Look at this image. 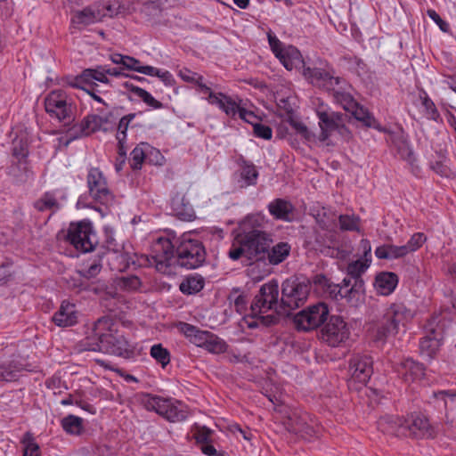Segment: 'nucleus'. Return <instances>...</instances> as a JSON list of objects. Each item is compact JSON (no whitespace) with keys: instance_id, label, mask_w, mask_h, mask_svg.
Segmentation results:
<instances>
[{"instance_id":"cd10ccee","label":"nucleus","mask_w":456,"mask_h":456,"mask_svg":"<svg viewBox=\"0 0 456 456\" xmlns=\"http://www.w3.org/2000/svg\"><path fill=\"white\" fill-rule=\"evenodd\" d=\"M77 314L75 304L63 301L52 320L59 327H69L77 322Z\"/></svg>"},{"instance_id":"2eb2a0df","label":"nucleus","mask_w":456,"mask_h":456,"mask_svg":"<svg viewBox=\"0 0 456 456\" xmlns=\"http://www.w3.org/2000/svg\"><path fill=\"white\" fill-rule=\"evenodd\" d=\"M279 292V283L277 280L273 279L263 284L251 303V312L263 314L270 310H274L277 313H282Z\"/></svg>"},{"instance_id":"a211bd4d","label":"nucleus","mask_w":456,"mask_h":456,"mask_svg":"<svg viewBox=\"0 0 456 456\" xmlns=\"http://www.w3.org/2000/svg\"><path fill=\"white\" fill-rule=\"evenodd\" d=\"M303 75L314 86L322 87L328 91H334L335 86L342 81L341 77L334 76L333 69L305 67L304 65Z\"/></svg>"},{"instance_id":"0eeeda50","label":"nucleus","mask_w":456,"mask_h":456,"mask_svg":"<svg viewBox=\"0 0 456 456\" xmlns=\"http://www.w3.org/2000/svg\"><path fill=\"white\" fill-rule=\"evenodd\" d=\"M413 318L411 311L403 303H394L383 314L368 324V336L377 346H384L391 337L398 334Z\"/></svg>"},{"instance_id":"bf43d9fd","label":"nucleus","mask_w":456,"mask_h":456,"mask_svg":"<svg viewBox=\"0 0 456 456\" xmlns=\"http://www.w3.org/2000/svg\"><path fill=\"white\" fill-rule=\"evenodd\" d=\"M353 117L362 122L366 127L374 126V116L365 108L358 104V107L352 111Z\"/></svg>"},{"instance_id":"338daca9","label":"nucleus","mask_w":456,"mask_h":456,"mask_svg":"<svg viewBox=\"0 0 456 456\" xmlns=\"http://www.w3.org/2000/svg\"><path fill=\"white\" fill-rule=\"evenodd\" d=\"M253 134L256 137L261 138L264 140H271L273 137V130L267 126L264 125L261 122H257L253 124Z\"/></svg>"},{"instance_id":"8fccbe9b","label":"nucleus","mask_w":456,"mask_h":456,"mask_svg":"<svg viewBox=\"0 0 456 456\" xmlns=\"http://www.w3.org/2000/svg\"><path fill=\"white\" fill-rule=\"evenodd\" d=\"M339 228L342 231L360 232L361 219L358 216L352 215H340L338 216Z\"/></svg>"},{"instance_id":"6ab92c4d","label":"nucleus","mask_w":456,"mask_h":456,"mask_svg":"<svg viewBox=\"0 0 456 456\" xmlns=\"http://www.w3.org/2000/svg\"><path fill=\"white\" fill-rule=\"evenodd\" d=\"M373 361L370 355L354 354L349 360V371L352 379L366 385L373 373Z\"/></svg>"},{"instance_id":"a19ab883","label":"nucleus","mask_w":456,"mask_h":456,"mask_svg":"<svg viewBox=\"0 0 456 456\" xmlns=\"http://www.w3.org/2000/svg\"><path fill=\"white\" fill-rule=\"evenodd\" d=\"M106 66H97L94 69H86L82 71L77 80L80 83H94L92 80H96L103 84H109L110 79L107 77Z\"/></svg>"},{"instance_id":"2f4dec72","label":"nucleus","mask_w":456,"mask_h":456,"mask_svg":"<svg viewBox=\"0 0 456 456\" xmlns=\"http://www.w3.org/2000/svg\"><path fill=\"white\" fill-rule=\"evenodd\" d=\"M290 251L291 246L288 242L280 241L272 247L270 244L265 253V260L271 265H278L287 259Z\"/></svg>"},{"instance_id":"4468645a","label":"nucleus","mask_w":456,"mask_h":456,"mask_svg":"<svg viewBox=\"0 0 456 456\" xmlns=\"http://www.w3.org/2000/svg\"><path fill=\"white\" fill-rule=\"evenodd\" d=\"M310 292V282L297 278L286 279L281 284V312L298 308L306 300Z\"/></svg>"},{"instance_id":"6e6552de","label":"nucleus","mask_w":456,"mask_h":456,"mask_svg":"<svg viewBox=\"0 0 456 456\" xmlns=\"http://www.w3.org/2000/svg\"><path fill=\"white\" fill-rule=\"evenodd\" d=\"M315 112L321 129L320 141L326 142L334 132H337L346 142L352 139V132L346 126L350 120L347 114L334 111L322 104L317 107Z\"/></svg>"},{"instance_id":"09e8293b","label":"nucleus","mask_w":456,"mask_h":456,"mask_svg":"<svg viewBox=\"0 0 456 456\" xmlns=\"http://www.w3.org/2000/svg\"><path fill=\"white\" fill-rule=\"evenodd\" d=\"M333 97L335 102L347 112L352 113V111L358 107L359 103L349 93L334 90Z\"/></svg>"},{"instance_id":"aec40b11","label":"nucleus","mask_w":456,"mask_h":456,"mask_svg":"<svg viewBox=\"0 0 456 456\" xmlns=\"http://www.w3.org/2000/svg\"><path fill=\"white\" fill-rule=\"evenodd\" d=\"M102 126V116L97 114H88L81 120L79 124L72 126L68 130L69 138L64 142V146L68 145L73 140L88 136L97 131H100Z\"/></svg>"},{"instance_id":"7ed1b4c3","label":"nucleus","mask_w":456,"mask_h":456,"mask_svg":"<svg viewBox=\"0 0 456 456\" xmlns=\"http://www.w3.org/2000/svg\"><path fill=\"white\" fill-rule=\"evenodd\" d=\"M113 321L109 316H102L94 322V333L97 341L84 343L85 350L98 351L133 360L137 355L135 346L129 343L126 337L118 330L113 329Z\"/></svg>"},{"instance_id":"9d476101","label":"nucleus","mask_w":456,"mask_h":456,"mask_svg":"<svg viewBox=\"0 0 456 456\" xmlns=\"http://www.w3.org/2000/svg\"><path fill=\"white\" fill-rule=\"evenodd\" d=\"M142 403L147 411L157 412L169 422L183 421L189 416L187 405L173 398L148 394L142 399Z\"/></svg>"},{"instance_id":"5fc2aeb1","label":"nucleus","mask_w":456,"mask_h":456,"mask_svg":"<svg viewBox=\"0 0 456 456\" xmlns=\"http://www.w3.org/2000/svg\"><path fill=\"white\" fill-rule=\"evenodd\" d=\"M104 254H105L104 251L98 252L97 253L98 259H95L92 263L88 264L87 268L84 269L82 271H79L78 274L81 277H84L87 280L97 276L102 270L101 259Z\"/></svg>"},{"instance_id":"774afa93","label":"nucleus","mask_w":456,"mask_h":456,"mask_svg":"<svg viewBox=\"0 0 456 456\" xmlns=\"http://www.w3.org/2000/svg\"><path fill=\"white\" fill-rule=\"evenodd\" d=\"M223 111L230 118L240 116L242 107L232 96H228Z\"/></svg>"},{"instance_id":"9b49d317","label":"nucleus","mask_w":456,"mask_h":456,"mask_svg":"<svg viewBox=\"0 0 456 456\" xmlns=\"http://www.w3.org/2000/svg\"><path fill=\"white\" fill-rule=\"evenodd\" d=\"M287 428L290 433L308 442L318 439L322 431L318 419L304 411H293L289 417Z\"/></svg>"},{"instance_id":"680f3d73","label":"nucleus","mask_w":456,"mask_h":456,"mask_svg":"<svg viewBox=\"0 0 456 456\" xmlns=\"http://www.w3.org/2000/svg\"><path fill=\"white\" fill-rule=\"evenodd\" d=\"M82 278L83 277H81L80 275L79 278H71L69 281V287L72 289H77L79 291H92L94 294H98L103 289V288L99 289L95 287L93 283L88 284Z\"/></svg>"},{"instance_id":"bb28decb","label":"nucleus","mask_w":456,"mask_h":456,"mask_svg":"<svg viewBox=\"0 0 456 456\" xmlns=\"http://www.w3.org/2000/svg\"><path fill=\"white\" fill-rule=\"evenodd\" d=\"M388 135L392 145L396 149L400 157L403 159H409L413 152L411 148L409 135L403 126H399L396 130L389 131Z\"/></svg>"},{"instance_id":"f3484780","label":"nucleus","mask_w":456,"mask_h":456,"mask_svg":"<svg viewBox=\"0 0 456 456\" xmlns=\"http://www.w3.org/2000/svg\"><path fill=\"white\" fill-rule=\"evenodd\" d=\"M89 195L95 202L104 206L114 202V194L110 190L108 182L99 167H91L86 175Z\"/></svg>"},{"instance_id":"393cba45","label":"nucleus","mask_w":456,"mask_h":456,"mask_svg":"<svg viewBox=\"0 0 456 456\" xmlns=\"http://www.w3.org/2000/svg\"><path fill=\"white\" fill-rule=\"evenodd\" d=\"M104 237L102 248L109 254L112 253L116 259L120 260L118 266L111 268L118 271L124 270L127 266V255L122 252L123 245L117 242L113 229L108 226L104 227Z\"/></svg>"},{"instance_id":"e2e57ef3","label":"nucleus","mask_w":456,"mask_h":456,"mask_svg":"<svg viewBox=\"0 0 456 456\" xmlns=\"http://www.w3.org/2000/svg\"><path fill=\"white\" fill-rule=\"evenodd\" d=\"M427 241V236L423 232L414 233L404 245L409 253L415 252Z\"/></svg>"},{"instance_id":"f03ea898","label":"nucleus","mask_w":456,"mask_h":456,"mask_svg":"<svg viewBox=\"0 0 456 456\" xmlns=\"http://www.w3.org/2000/svg\"><path fill=\"white\" fill-rule=\"evenodd\" d=\"M377 425L382 433L400 438L423 439L436 436L435 428L421 411H411L405 416L386 415L379 418Z\"/></svg>"},{"instance_id":"6e6d98bb","label":"nucleus","mask_w":456,"mask_h":456,"mask_svg":"<svg viewBox=\"0 0 456 456\" xmlns=\"http://www.w3.org/2000/svg\"><path fill=\"white\" fill-rule=\"evenodd\" d=\"M364 295V281L362 278L354 279L351 288L345 291L343 298H346L347 301H352L354 298L359 300L360 296Z\"/></svg>"},{"instance_id":"79ce46f5","label":"nucleus","mask_w":456,"mask_h":456,"mask_svg":"<svg viewBox=\"0 0 456 456\" xmlns=\"http://www.w3.org/2000/svg\"><path fill=\"white\" fill-rule=\"evenodd\" d=\"M23 370V364L16 360L10 361L8 363L0 364V382H12L17 380L19 373Z\"/></svg>"},{"instance_id":"13d9d810","label":"nucleus","mask_w":456,"mask_h":456,"mask_svg":"<svg viewBox=\"0 0 456 456\" xmlns=\"http://www.w3.org/2000/svg\"><path fill=\"white\" fill-rule=\"evenodd\" d=\"M287 122L295 130V132L306 141H312L314 138L313 133L308 127L301 121L295 119L292 116H289Z\"/></svg>"},{"instance_id":"de8ad7c7","label":"nucleus","mask_w":456,"mask_h":456,"mask_svg":"<svg viewBox=\"0 0 456 456\" xmlns=\"http://www.w3.org/2000/svg\"><path fill=\"white\" fill-rule=\"evenodd\" d=\"M63 430L70 435H80L83 430V420L81 418L69 414L61 420Z\"/></svg>"},{"instance_id":"4be33fe9","label":"nucleus","mask_w":456,"mask_h":456,"mask_svg":"<svg viewBox=\"0 0 456 456\" xmlns=\"http://www.w3.org/2000/svg\"><path fill=\"white\" fill-rule=\"evenodd\" d=\"M308 281L310 282V288L313 287L314 291L321 294L322 297L333 300H340L343 298L339 284L334 283L330 278L322 273L314 275L311 281Z\"/></svg>"},{"instance_id":"58836bf2","label":"nucleus","mask_w":456,"mask_h":456,"mask_svg":"<svg viewBox=\"0 0 456 456\" xmlns=\"http://www.w3.org/2000/svg\"><path fill=\"white\" fill-rule=\"evenodd\" d=\"M97 9L100 10L101 13L104 17H115L118 14L126 13V8L120 3L119 0H102L94 3Z\"/></svg>"},{"instance_id":"20e7f679","label":"nucleus","mask_w":456,"mask_h":456,"mask_svg":"<svg viewBox=\"0 0 456 456\" xmlns=\"http://www.w3.org/2000/svg\"><path fill=\"white\" fill-rule=\"evenodd\" d=\"M265 218L262 214L247 216L239 225L235 242L246 248L248 260L265 261V253L273 242L271 234L265 231Z\"/></svg>"},{"instance_id":"49530a36","label":"nucleus","mask_w":456,"mask_h":456,"mask_svg":"<svg viewBox=\"0 0 456 456\" xmlns=\"http://www.w3.org/2000/svg\"><path fill=\"white\" fill-rule=\"evenodd\" d=\"M150 355L161 365L166 368L171 361V354L169 350L163 346L162 344H155L151 347Z\"/></svg>"},{"instance_id":"ddd939ff","label":"nucleus","mask_w":456,"mask_h":456,"mask_svg":"<svg viewBox=\"0 0 456 456\" xmlns=\"http://www.w3.org/2000/svg\"><path fill=\"white\" fill-rule=\"evenodd\" d=\"M330 316L329 305L324 302H318L296 314L293 322L297 330L311 331L322 328Z\"/></svg>"},{"instance_id":"5701e85b","label":"nucleus","mask_w":456,"mask_h":456,"mask_svg":"<svg viewBox=\"0 0 456 456\" xmlns=\"http://www.w3.org/2000/svg\"><path fill=\"white\" fill-rule=\"evenodd\" d=\"M267 209L275 220L291 223L297 219L296 208L285 199H274L268 204Z\"/></svg>"},{"instance_id":"39448f33","label":"nucleus","mask_w":456,"mask_h":456,"mask_svg":"<svg viewBox=\"0 0 456 456\" xmlns=\"http://www.w3.org/2000/svg\"><path fill=\"white\" fill-rule=\"evenodd\" d=\"M413 318L411 311L403 303H394L383 314L368 324V336L377 346H384L391 337L398 334Z\"/></svg>"},{"instance_id":"603ef678","label":"nucleus","mask_w":456,"mask_h":456,"mask_svg":"<svg viewBox=\"0 0 456 456\" xmlns=\"http://www.w3.org/2000/svg\"><path fill=\"white\" fill-rule=\"evenodd\" d=\"M429 168L436 175L444 178H452L454 173L451 167L445 163V157L441 154V159L429 163Z\"/></svg>"},{"instance_id":"0e129e2a","label":"nucleus","mask_w":456,"mask_h":456,"mask_svg":"<svg viewBox=\"0 0 456 456\" xmlns=\"http://www.w3.org/2000/svg\"><path fill=\"white\" fill-rule=\"evenodd\" d=\"M239 292V288H233L228 298L229 300L233 299L236 311L240 314H242L247 309V298L246 296L241 294L235 296V294Z\"/></svg>"},{"instance_id":"423d86ee","label":"nucleus","mask_w":456,"mask_h":456,"mask_svg":"<svg viewBox=\"0 0 456 456\" xmlns=\"http://www.w3.org/2000/svg\"><path fill=\"white\" fill-rule=\"evenodd\" d=\"M413 318L411 311L403 303H394L383 314L368 324V336L377 346H384L391 337L398 334Z\"/></svg>"},{"instance_id":"f257e3e1","label":"nucleus","mask_w":456,"mask_h":456,"mask_svg":"<svg viewBox=\"0 0 456 456\" xmlns=\"http://www.w3.org/2000/svg\"><path fill=\"white\" fill-rule=\"evenodd\" d=\"M142 258L144 265L167 273L173 264L187 270L202 266L206 262L207 250L203 242L191 234H183L175 244L168 238L159 237L151 244L150 255Z\"/></svg>"},{"instance_id":"dca6fc26","label":"nucleus","mask_w":456,"mask_h":456,"mask_svg":"<svg viewBox=\"0 0 456 456\" xmlns=\"http://www.w3.org/2000/svg\"><path fill=\"white\" fill-rule=\"evenodd\" d=\"M348 323L340 315H330L320 330V338L332 347L345 344L350 338Z\"/></svg>"},{"instance_id":"c756f323","label":"nucleus","mask_w":456,"mask_h":456,"mask_svg":"<svg viewBox=\"0 0 456 456\" xmlns=\"http://www.w3.org/2000/svg\"><path fill=\"white\" fill-rule=\"evenodd\" d=\"M309 239L308 243L312 245V248L321 252L332 248L336 241L335 234L329 230L314 229Z\"/></svg>"},{"instance_id":"473e14b6","label":"nucleus","mask_w":456,"mask_h":456,"mask_svg":"<svg viewBox=\"0 0 456 456\" xmlns=\"http://www.w3.org/2000/svg\"><path fill=\"white\" fill-rule=\"evenodd\" d=\"M103 14L97 9L95 4L77 11L71 19L73 24L87 26L102 20Z\"/></svg>"},{"instance_id":"a878e982","label":"nucleus","mask_w":456,"mask_h":456,"mask_svg":"<svg viewBox=\"0 0 456 456\" xmlns=\"http://www.w3.org/2000/svg\"><path fill=\"white\" fill-rule=\"evenodd\" d=\"M155 154L157 159L155 164H161L159 159H162L163 156L159 150L151 148L146 142H141L136 145L130 153L129 165L133 171L141 170L142 163L146 160L148 154Z\"/></svg>"},{"instance_id":"4d7b16f0","label":"nucleus","mask_w":456,"mask_h":456,"mask_svg":"<svg viewBox=\"0 0 456 456\" xmlns=\"http://www.w3.org/2000/svg\"><path fill=\"white\" fill-rule=\"evenodd\" d=\"M142 112H134L129 113L127 115L123 116L118 124L116 139L121 138V140H126L127 138V129L130 126L132 121L135 118L138 114Z\"/></svg>"},{"instance_id":"e433bc0d","label":"nucleus","mask_w":456,"mask_h":456,"mask_svg":"<svg viewBox=\"0 0 456 456\" xmlns=\"http://www.w3.org/2000/svg\"><path fill=\"white\" fill-rule=\"evenodd\" d=\"M425 336L431 339L437 338L444 341L445 333V321L440 316H432L424 327Z\"/></svg>"},{"instance_id":"3c124183","label":"nucleus","mask_w":456,"mask_h":456,"mask_svg":"<svg viewBox=\"0 0 456 456\" xmlns=\"http://www.w3.org/2000/svg\"><path fill=\"white\" fill-rule=\"evenodd\" d=\"M228 345L224 340L217 337L216 334L210 332L208 342L204 348L213 354H222L226 352Z\"/></svg>"},{"instance_id":"7c9ffc66","label":"nucleus","mask_w":456,"mask_h":456,"mask_svg":"<svg viewBox=\"0 0 456 456\" xmlns=\"http://www.w3.org/2000/svg\"><path fill=\"white\" fill-rule=\"evenodd\" d=\"M179 330L189 338L190 342L193 343L197 346L204 347L206 342H208V338L210 334V331L201 330L198 327L187 323V322H179L178 324Z\"/></svg>"},{"instance_id":"c9c22d12","label":"nucleus","mask_w":456,"mask_h":456,"mask_svg":"<svg viewBox=\"0 0 456 456\" xmlns=\"http://www.w3.org/2000/svg\"><path fill=\"white\" fill-rule=\"evenodd\" d=\"M205 279L200 274L186 276L179 285L180 291L184 295H194L203 289Z\"/></svg>"},{"instance_id":"412c9836","label":"nucleus","mask_w":456,"mask_h":456,"mask_svg":"<svg viewBox=\"0 0 456 456\" xmlns=\"http://www.w3.org/2000/svg\"><path fill=\"white\" fill-rule=\"evenodd\" d=\"M396 371L404 383L410 384L424 379L426 375V366L409 357L398 363Z\"/></svg>"},{"instance_id":"a18cd8bd","label":"nucleus","mask_w":456,"mask_h":456,"mask_svg":"<svg viewBox=\"0 0 456 456\" xmlns=\"http://www.w3.org/2000/svg\"><path fill=\"white\" fill-rule=\"evenodd\" d=\"M23 445V456H41L39 444L30 431H27L20 439Z\"/></svg>"},{"instance_id":"c03bdc74","label":"nucleus","mask_w":456,"mask_h":456,"mask_svg":"<svg viewBox=\"0 0 456 456\" xmlns=\"http://www.w3.org/2000/svg\"><path fill=\"white\" fill-rule=\"evenodd\" d=\"M419 99L424 108V112L428 119L433 120L436 123H442L443 118L435 104L433 100L428 95L425 91L419 94Z\"/></svg>"},{"instance_id":"c85d7f7f","label":"nucleus","mask_w":456,"mask_h":456,"mask_svg":"<svg viewBox=\"0 0 456 456\" xmlns=\"http://www.w3.org/2000/svg\"><path fill=\"white\" fill-rule=\"evenodd\" d=\"M33 208L38 212L50 211L48 219L61 208V204L58 201L55 191H48L44 192L40 198L33 202Z\"/></svg>"},{"instance_id":"ea45409f","label":"nucleus","mask_w":456,"mask_h":456,"mask_svg":"<svg viewBox=\"0 0 456 456\" xmlns=\"http://www.w3.org/2000/svg\"><path fill=\"white\" fill-rule=\"evenodd\" d=\"M240 178L241 180L240 187L244 188L256 184L258 171L256 170V166L245 159L240 160Z\"/></svg>"},{"instance_id":"72a5a7b5","label":"nucleus","mask_w":456,"mask_h":456,"mask_svg":"<svg viewBox=\"0 0 456 456\" xmlns=\"http://www.w3.org/2000/svg\"><path fill=\"white\" fill-rule=\"evenodd\" d=\"M398 284V276L392 272L379 273L375 279V286L378 291L384 296L390 295Z\"/></svg>"},{"instance_id":"f8f14e48","label":"nucleus","mask_w":456,"mask_h":456,"mask_svg":"<svg viewBox=\"0 0 456 456\" xmlns=\"http://www.w3.org/2000/svg\"><path fill=\"white\" fill-rule=\"evenodd\" d=\"M65 240L77 250L83 253L94 251L97 246L96 234L92 222L88 219L71 222Z\"/></svg>"},{"instance_id":"052dcab7","label":"nucleus","mask_w":456,"mask_h":456,"mask_svg":"<svg viewBox=\"0 0 456 456\" xmlns=\"http://www.w3.org/2000/svg\"><path fill=\"white\" fill-rule=\"evenodd\" d=\"M368 265L364 262H362L360 260H356L354 262L350 263L347 265L346 268V274L347 276H350L353 279H359L362 278V273H365V271L368 268Z\"/></svg>"},{"instance_id":"b1692460","label":"nucleus","mask_w":456,"mask_h":456,"mask_svg":"<svg viewBox=\"0 0 456 456\" xmlns=\"http://www.w3.org/2000/svg\"><path fill=\"white\" fill-rule=\"evenodd\" d=\"M171 214L182 221H192L196 215L192 205L184 193L176 192L170 199Z\"/></svg>"},{"instance_id":"4c0bfd02","label":"nucleus","mask_w":456,"mask_h":456,"mask_svg":"<svg viewBox=\"0 0 456 456\" xmlns=\"http://www.w3.org/2000/svg\"><path fill=\"white\" fill-rule=\"evenodd\" d=\"M288 70H292L298 63H304L300 52L297 48L289 45L281 54L275 56Z\"/></svg>"},{"instance_id":"37998d69","label":"nucleus","mask_w":456,"mask_h":456,"mask_svg":"<svg viewBox=\"0 0 456 456\" xmlns=\"http://www.w3.org/2000/svg\"><path fill=\"white\" fill-rule=\"evenodd\" d=\"M123 86L130 91L131 93L134 94L136 96L142 99V101L147 104L148 106L151 107L152 109L158 110L163 108V103L158 100H156L149 92L146 90L134 86V84L130 82H125L123 84Z\"/></svg>"},{"instance_id":"864d4df0","label":"nucleus","mask_w":456,"mask_h":456,"mask_svg":"<svg viewBox=\"0 0 456 456\" xmlns=\"http://www.w3.org/2000/svg\"><path fill=\"white\" fill-rule=\"evenodd\" d=\"M28 155V145L27 139L14 138L12 140V156L19 160V163H21V160L27 159Z\"/></svg>"},{"instance_id":"f704fd0d","label":"nucleus","mask_w":456,"mask_h":456,"mask_svg":"<svg viewBox=\"0 0 456 456\" xmlns=\"http://www.w3.org/2000/svg\"><path fill=\"white\" fill-rule=\"evenodd\" d=\"M443 344L444 341L437 338L431 339L429 337H422L419 342V354L422 357L431 361L437 356Z\"/></svg>"},{"instance_id":"69168bd1","label":"nucleus","mask_w":456,"mask_h":456,"mask_svg":"<svg viewBox=\"0 0 456 456\" xmlns=\"http://www.w3.org/2000/svg\"><path fill=\"white\" fill-rule=\"evenodd\" d=\"M212 434H213V431L210 428L203 426V427L196 428L193 436L196 440V443L202 445L207 443L212 442V439H211Z\"/></svg>"},{"instance_id":"1a4fd4ad","label":"nucleus","mask_w":456,"mask_h":456,"mask_svg":"<svg viewBox=\"0 0 456 456\" xmlns=\"http://www.w3.org/2000/svg\"><path fill=\"white\" fill-rule=\"evenodd\" d=\"M45 110L53 119L64 126H69L75 120L77 106L72 98L62 89L51 91L45 98Z\"/></svg>"}]
</instances>
